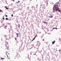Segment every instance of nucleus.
Here are the masks:
<instances>
[{
    "mask_svg": "<svg viewBox=\"0 0 61 61\" xmlns=\"http://www.w3.org/2000/svg\"><path fill=\"white\" fill-rule=\"evenodd\" d=\"M59 3H56V4L54 5V7L53 8V12L55 13V12H56L57 11H59V12H61L60 10H59V8H58V5Z\"/></svg>",
    "mask_w": 61,
    "mask_h": 61,
    "instance_id": "nucleus-1",
    "label": "nucleus"
},
{
    "mask_svg": "<svg viewBox=\"0 0 61 61\" xmlns=\"http://www.w3.org/2000/svg\"><path fill=\"white\" fill-rule=\"evenodd\" d=\"M37 45L38 46H40V42L39 41H38L37 42Z\"/></svg>",
    "mask_w": 61,
    "mask_h": 61,
    "instance_id": "nucleus-2",
    "label": "nucleus"
},
{
    "mask_svg": "<svg viewBox=\"0 0 61 61\" xmlns=\"http://www.w3.org/2000/svg\"><path fill=\"white\" fill-rule=\"evenodd\" d=\"M51 16H49V17L50 18H53V16L52 15H51Z\"/></svg>",
    "mask_w": 61,
    "mask_h": 61,
    "instance_id": "nucleus-3",
    "label": "nucleus"
},
{
    "mask_svg": "<svg viewBox=\"0 0 61 61\" xmlns=\"http://www.w3.org/2000/svg\"><path fill=\"white\" fill-rule=\"evenodd\" d=\"M55 41H54L53 42H52V44H55Z\"/></svg>",
    "mask_w": 61,
    "mask_h": 61,
    "instance_id": "nucleus-4",
    "label": "nucleus"
},
{
    "mask_svg": "<svg viewBox=\"0 0 61 61\" xmlns=\"http://www.w3.org/2000/svg\"><path fill=\"white\" fill-rule=\"evenodd\" d=\"M35 38H36V37H35L32 40V41H33V40H35Z\"/></svg>",
    "mask_w": 61,
    "mask_h": 61,
    "instance_id": "nucleus-5",
    "label": "nucleus"
},
{
    "mask_svg": "<svg viewBox=\"0 0 61 61\" xmlns=\"http://www.w3.org/2000/svg\"><path fill=\"white\" fill-rule=\"evenodd\" d=\"M57 29V28H53V29Z\"/></svg>",
    "mask_w": 61,
    "mask_h": 61,
    "instance_id": "nucleus-6",
    "label": "nucleus"
},
{
    "mask_svg": "<svg viewBox=\"0 0 61 61\" xmlns=\"http://www.w3.org/2000/svg\"><path fill=\"white\" fill-rule=\"evenodd\" d=\"M43 23L44 24H47V23L46 22H43Z\"/></svg>",
    "mask_w": 61,
    "mask_h": 61,
    "instance_id": "nucleus-7",
    "label": "nucleus"
},
{
    "mask_svg": "<svg viewBox=\"0 0 61 61\" xmlns=\"http://www.w3.org/2000/svg\"><path fill=\"white\" fill-rule=\"evenodd\" d=\"M6 47H7V49H8V47H9V46H8V47H7V46H6Z\"/></svg>",
    "mask_w": 61,
    "mask_h": 61,
    "instance_id": "nucleus-8",
    "label": "nucleus"
},
{
    "mask_svg": "<svg viewBox=\"0 0 61 61\" xmlns=\"http://www.w3.org/2000/svg\"><path fill=\"white\" fill-rule=\"evenodd\" d=\"M5 9H7V10H8V8H7V7H6L5 8Z\"/></svg>",
    "mask_w": 61,
    "mask_h": 61,
    "instance_id": "nucleus-9",
    "label": "nucleus"
},
{
    "mask_svg": "<svg viewBox=\"0 0 61 61\" xmlns=\"http://www.w3.org/2000/svg\"><path fill=\"white\" fill-rule=\"evenodd\" d=\"M1 59H5V58H1Z\"/></svg>",
    "mask_w": 61,
    "mask_h": 61,
    "instance_id": "nucleus-10",
    "label": "nucleus"
},
{
    "mask_svg": "<svg viewBox=\"0 0 61 61\" xmlns=\"http://www.w3.org/2000/svg\"><path fill=\"white\" fill-rule=\"evenodd\" d=\"M6 20H8V18H6Z\"/></svg>",
    "mask_w": 61,
    "mask_h": 61,
    "instance_id": "nucleus-11",
    "label": "nucleus"
},
{
    "mask_svg": "<svg viewBox=\"0 0 61 61\" xmlns=\"http://www.w3.org/2000/svg\"><path fill=\"white\" fill-rule=\"evenodd\" d=\"M16 35H17V36H18V33H16Z\"/></svg>",
    "mask_w": 61,
    "mask_h": 61,
    "instance_id": "nucleus-12",
    "label": "nucleus"
},
{
    "mask_svg": "<svg viewBox=\"0 0 61 61\" xmlns=\"http://www.w3.org/2000/svg\"><path fill=\"white\" fill-rule=\"evenodd\" d=\"M2 11L0 9V12H2Z\"/></svg>",
    "mask_w": 61,
    "mask_h": 61,
    "instance_id": "nucleus-13",
    "label": "nucleus"
},
{
    "mask_svg": "<svg viewBox=\"0 0 61 61\" xmlns=\"http://www.w3.org/2000/svg\"><path fill=\"white\" fill-rule=\"evenodd\" d=\"M11 16H12V17H13V14H12V15Z\"/></svg>",
    "mask_w": 61,
    "mask_h": 61,
    "instance_id": "nucleus-14",
    "label": "nucleus"
},
{
    "mask_svg": "<svg viewBox=\"0 0 61 61\" xmlns=\"http://www.w3.org/2000/svg\"><path fill=\"white\" fill-rule=\"evenodd\" d=\"M8 16L7 15H5V17H7Z\"/></svg>",
    "mask_w": 61,
    "mask_h": 61,
    "instance_id": "nucleus-15",
    "label": "nucleus"
},
{
    "mask_svg": "<svg viewBox=\"0 0 61 61\" xmlns=\"http://www.w3.org/2000/svg\"><path fill=\"white\" fill-rule=\"evenodd\" d=\"M36 36H37V35H36V36L35 37H36Z\"/></svg>",
    "mask_w": 61,
    "mask_h": 61,
    "instance_id": "nucleus-16",
    "label": "nucleus"
},
{
    "mask_svg": "<svg viewBox=\"0 0 61 61\" xmlns=\"http://www.w3.org/2000/svg\"><path fill=\"white\" fill-rule=\"evenodd\" d=\"M3 20H5V18H3Z\"/></svg>",
    "mask_w": 61,
    "mask_h": 61,
    "instance_id": "nucleus-17",
    "label": "nucleus"
},
{
    "mask_svg": "<svg viewBox=\"0 0 61 61\" xmlns=\"http://www.w3.org/2000/svg\"><path fill=\"white\" fill-rule=\"evenodd\" d=\"M18 27L19 28H20V26L19 25Z\"/></svg>",
    "mask_w": 61,
    "mask_h": 61,
    "instance_id": "nucleus-18",
    "label": "nucleus"
},
{
    "mask_svg": "<svg viewBox=\"0 0 61 61\" xmlns=\"http://www.w3.org/2000/svg\"><path fill=\"white\" fill-rule=\"evenodd\" d=\"M16 39H17V38H15V40H16Z\"/></svg>",
    "mask_w": 61,
    "mask_h": 61,
    "instance_id": "nucleus-19",
    "label": "nucleus"
},
{
    "mask_svg": "<svg viewBox=\"0 0 61 61\" xmlns=\"http://www.w3.org/2000/svg\"><path fill=\"white\" fill-rule=\"evenodd\" d=\"M16 3H17V4H18V2H16Z\"/></svg>",
    "mask_w": 61,
    "mask_h": 61,
    "instance_id": "nucleus-20",
    "label": "nucleus"
},
{
    "mask_svg": "<svg viewBox=\"0 0 61 61\" xmlns=\"http://www.w3.org/2000/svg\"><path fill=\"white\" fill-rule=\"evenodd\" d=\"M18 35L17 36V37H18Z\"/></svg>",
    "mask_w": 61,
    "mask_h": 61,
    "instance_id": "nucleus-21",
    "label": "nucleus"
},
{
    "mask_svg": "<svg viewBox=\"0 0 61 61\" xmlns=\"http://www.w3.org/2000/svg\"><path fill=\"white\" fill-rule=\"evenodd\" d=\"M20 2V1H18V2Z\"/></svg>",
    "mask_w": 61,
    "mask_h": 61,
    "instance_id": "nucleus-22",
    "label": "nucleus"
},
{
    "mask_svg": "<svg viewBox=\"0 0 61 61\" xmlns=\"http://www.w3.org/2000/svg\"><path fill=\"white\" fill-rule=\"evenodd\" d=\"M6 6H5V8H6Z\"/></svg>",
    "mask_w": 61,
    "mask_h": 61,
    "instance_id": "nucleus-23",
    "label": "nucleus"
},
{
    "mask_svg": "<svg viewBox=\"0 0 61 61\" xmlns=\"http://www.w3.org/2000/svg\"><path fill=\"white\" fill-rule=\"evenodd\" d=\"M6 27H7V26H6Z\"/></svg>",
    "mask_w": 61,
    "mask_h": 61,
    "instance_id": "nucleus-24",
    "label": "nucleus"
},
{
    "mask_svg": "<svg viewBox=\"0 0 61 61\" xmlns=\"http://www.w3.org/2000/svg\"><path fill=\"white\" fill-rule=\"evenodd\" d=\"M59 51H61L60 50H59Z\"/></svg>",
    "mask_w": 61,
    "mask_h": 61,
    "instance_id": "nucleus-25",
    "label": "nucleus"
},
{
    "mask_svg": "<svg viewBox=\"0 0 61 61\" xmlns=\"http://www.w3.org/2000/svg\"><path fill=\"white\" fill-rule=\"evenodd\" d=\"M13 1V2H14V1H15V0H14Z\"/></svg>",
    "mask_w": 61,
    "mask_h": 61,
    "instance_id": "nucleus-26",
    "label": "nucleus"
},
{
    "mask_svg": "<svg viewBox=\"0 0 61 61\" xmlns=\"http://www.w3.org/2000/svg\"><path fill=\"white\" fill-rule=\"evenodd\" d=\"M30 0V1H32V0Z\"/></svg>",
    "mask_w": 61,
    "mask_h": 61,
    "instance_id": "nucleus-27",
    "label": "nucleus"
},
{
    "mask_svg": "<svg viewBox=\"0 0 61 61\" xmlns=\"http://www.w3.org/2000/svg\"><path fill=\"white\" fill-rule=\"evenodd\" d=\"M7 56L8 57V56Z\"/></svg>",
    "mask_w": 61,
    "mask_h": 61,
    "instance_id": "nucleus-28",
    "label": "nucleus"
},
{
    "mask_svg": "<svg viewBox=\"0 0 61 61\" xmlns=\"http://www.w3.org/2000/svg\"><path fill=\"white\" fill-rule=\"evenodd\" d=\"M18 25H20V24H19Z\"/></svg>",
    "mask_w": 61,
    "mask_h": 61,
    "instance_id": "nucleus-29",
    "label": "nucleus"
},
{
    "mask_svg": "<svg viewBox=\"0 0 61 61\" xmlns=\"http://www.w3.org/2000/svg\"><path fill=\"white\" fill-rule=\"evenodd\" d=\"M12 0V1H13V0Z\"/></svg>",
    "mask_w": 61,
    "mask_h": 61,
    "instance_id": "nucleus-30",
    "label": "nucleus"
},
{
    "mask_svg": "<svg viewBox=\"0 0 61 61\" xmlns=\"http://www.w3.org/2000/svg\"><path fill=\"white\" fill-rule=\"evenodd\" d=\"M34 9H35V8H34Z\"/></svg>",
    "mask_w": 61,
    "mask_h": 61,
    "instance_id": "nucleus-31",
    "label": "nucleus"
},
{
    "mask_svg": "<svg viewBox=\"0 0 61 61\" xmlns=\"http://www.w3.org/2000/svg\"><path fill=\"white\" fill-rule=\"evenodd\" d=\"M41 37H42L41 36Z\"/></svg>",
    "mask_w": 61,
    "mask_h": 61,
    "instance_id": "nucleus-32",
    "label": "nucleus"
}]
</instances>
